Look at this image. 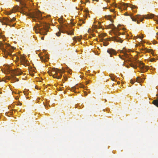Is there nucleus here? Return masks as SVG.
Wrapping results in <instances>:
<instances>
[{"label": "nucleus", "instance_id": "47", "mask_svg": "<svg viewBox=\"0 0 158 158\" xmlns=\"http://www.w3.org/2000/svg\"><path fill=\"white\" fill-rule=\"evenodd\" d=\"M31 76H33L34 75V74L32 73L31 74Z\"/></svg>", "mask_w": 158, "mask_h": 158}, {"label": "nucleus", "instance_id": "14", "mask_svg": "<svg viewBox=\"0 0 158 158\" xmlns=\"http://www.w3.org/2000/svg\"><path fill=\"white\" fill-rule=\"evenodd\" d=\"M114 40H115L116 41L121 43H122L123 41V40L121 39L120 37H115L114 38Z\"/></svg>", "mask_w": 158, "mask_h": 158}, {"label": "nucleus", "instance_id": "6", "mask_svg": "<svg viewBox=\"0 0 158 158\" xmlns=\"http://www.w3.org/2000/svg\"><path fill=\"white\" fill-rule=\"evenodd\" d=\"M14 75H12L11 78L8 77L7 79L8 80H11L12 82H15L16 81H18L19 80L18 79L15 77V76H19L21 75L23 73V72L21 71L19 69H15L13 71Z\"/></svg>", "mask_w": 158, "mask_h": 158}, {"label": "nucleus", "instance_id": "30", "mask_svg": "<svg viewBox=\"0 0 158 158\" xmlns=\"http://www.w3.org/2000/svg\"><path fill=\"white\" fill-rule=\"evenodd\" d=\"M119 57H120V58L122 59H123V60H124V58H123V56H120V55H119Z\"/></svg>", "mask_w": 158, "mask_h": 158}, {"label": "nucleus", "instance_id": "23", "mask_svg": "<svg viewBox=\"0 0 158 158\" xmlns=\"http://www.w3.org/2000/svg\"><path fill=\"white\" fill-rule=\"evenodd\" d=\"M59 21L60 22V23H62V21H63V19L61 18H60L58 19Z\"/></svg>", "mask_w": 158, "mask_h": 158}, {"label": "nucleus", "instance_id": "51", "mask_svg": "<svg viewBox=\"0 0 158 158\" xmlns=\"http://www.w3.org/2000/svg\"><path fill=\"white\" fill-rule=\"evenodd\" d=\"M18 97L15 98V99H18Z\"/></svg>", "mask_w": 158, "mask_h": 158}, {"label": "nucleus", "instance_id": "22", "mask_svg": "<svg viewBox=\"0 0 158 158\" xmlns=\"http://www.w3.org/2000/svg\"><path fill=\"white\" fill-rule=\"evenodd\" d=\"M75 90V87H72L71 88L70 90L72 91H74Z\"/></svg>", "mask_w": 158, "mask_h": 158}, {"label": "nucleus", "instance_id": "38", "mask_svg": "<svg viewBox=\"0 0 158 158\" xmlns=\"http://www.w3.org/2000/svg\"><path fill=\"white\" fill-rule=\"evenodd\" d=\"M76 39V37H74L73 38V40L75 41Z\"/></svg>", "mask_w": 158, "mask_h": 158}, {"label": "nucleus", "instance_id": "58", "mask_svg": "<svg viewBox=\"0 0 158 158\" xmlns=\"http://www.w3.org/2000/svg\"><path fill=\"white\" fill-rule=\"evenodd\" d=\"M98 23L99 24H100V22H98Z\"/></svg>", "mask_w": 158, "mask_h": 158}, {"label": "nucleus", "instance_id": "44", "mask_svg": "<svg viewBox=\"0 0 158 158\" xmlns=\"http://www.w3.org/2000/svg\"><path fill=\"white\" fill-rule=\"evenodd\" d=\"M16 0V1H17V2H20V1H21L20 0Z\"/></svg>", "mask_w": 158, "mask_h": 158}, {"label": "nucleus", "instance_id": "49", "mask_svg": "<svg viewBox=\"0 0 158 158\" xmlns=\"http://www.w3.org/2000/svg\"><path fill=\"white\" fill-rule=\"evenodd\" d=\"M24 94L26 95V94H27V93H26V92H24Z\"/></svg>", "mask_w": 158, "mask_h": 158}, {"label": "nucleus", "instance_id": "8", "mask_svg": "<svg viewBox=\"0 0 158 158\" xmlns=\"http://www.w3.org/2000/svg\"><path fill=\"white\" fill-rule=\"evenodd\" d=\"M16 19L15 17L13 18L12 19H9L7 18H4L2 21H0L2 23V24H6L10 26V24L9 23L10 22L15 21Z\"/></svg>", "mask_w": 158, "mask_h": 158}, {"label": "nucleus", "instance_id": "39", "mask_svg": "<svg viewBox=\"0 0 158 158\" xmlns=\"http://www.w3.org/2000/svg\"><path fill=\"white\" fill-rule=\"evenodd\" d=\"M110 11L112 12H113L114 11V9H111L110 10Z\"/></svg>", "mask_w": 158, "mask_h": 158}, {"label": "nucleus", "instance_id": "26", "mask_svg": "<svg viewBox=\"0 0 158 158\" xmlns=\"http://www.w3.org/2000/svg\"><path fill=\"white\" fill-rule=\"evenodd\" d=\"M79 87L81 88H84V87H85V86H84V85L81 84H80Z\"/></svg>", "mask_w": 158, "mask_h": 158}, {"label": "nucleus", "instance_id": "56", "mask_svg": "<svg viewBox=\"0 0 158 158\" xmlns=\"http://www.w3.org/2000/svg\"><path fill=\"white\" fill-rule=\"evenodd\" d=\"M125 15H127V14H125Z\"/></svg>", "mask_w": 158, "mask_h": 158}, {"label": "nucleus", "instance_id": "28", "mask_svg": "<svg viewBox=\"0 0 158 158\" xmlns=\"http://www.w3.org/2000/svg\"><path fill=\"white\" fill-rule=\"evenodd\" d=\"M131 83L132 84H134V81H133V80H131Z\"/></svg>", "mask_w": 158, "mask_h": 158}, {"label": "nucleus", "instance_id": "18", "mask_svg": "<svg viewBox=\"0 0 158 158\" xmlns=\"http://www.w3.org/2000/svg\"><path fill=\"white\" fill-rule=\"evenodd\" d=\"M14 57H15L17 60L19 61V57L16 54H14Z\"/></svg>", "mask_w": 158, "mask_h": 158}, {"label": "nucleus", "instance_id": "41", "mask_svg": "<svg viewBox=\"0 0 158 158\" xmlns=\"http://www.w3.org/2000/svg\"><path fill=\"white\" fill-rule=\"evenodd\" d=\"M64 78L65 80H66L67 79V78L66 77H64Z\"/></svg>", "mask_w": 158, "mask_h": 158}, {"label": "nucleus", "instance_id": "35", "mask_svg": "<svg viewBox=\"0 0 158 158\" xmlns=\"http://www.w3.org/2000/svg\"><path fill=\"white\" fill-rule=\"evenodd\" d=\"M84 94H85V96L87 95V92H84Z\"/></svg>", "mask_w": 158, "mask_h": 158}, {"label": "nucleus", "instance_id": "4", "mask_svg": "<svg viewBox=\"0 0 158 158\" xmlns=\"http://www.w3.org/2000/svg\"><path fill=\"white\" fill-rule=\"evenodd\" d=\"M59 31L56 33V35L59 36L60 35L61 32L63 33H66L68 35H73V30H71L69 31L67 30V29H69L68 26L65 24H62L61 25L58 27Z\"/></svg>", "mask_w": 158, "mask_h": 158}, {"label": "nucleus", "instance_id": "34", "mask_svg": "<svg viewBox=\"0 0 158 158\" xmlns=\"http://www.w3.org/2000/svg\"><path fill=\"white\" fill-rule=\"evenodd\" d=\"M7 69V71H8V72H10V70H10V69Z\"/></svg>", "mask_w": 158, "mask_h": 158}, {"label": "nucleus", "instance_id": "25", "mask_svg": "<svg viewBox=\"0 0 158 158\" xmlns=\"http://www.w3.org/2000/svg\"><path fill=\"white\" fill-rule=\"evenodd\" d=\"M146 51L147 52H150L151 51V50L150 49H146Z\"/></svg>", "mask_w": 158, "mask_h": 158}, {"label": "nucleus", "instance_id": "27", "mask_svg": "<svg viewBox=\"0 0 158 158\" xmlns=\"http://www.w3.org/2000/svg\"><path fill=\"white\" fill-rule=\"evenodd\" d=\"M108 44V43L106 42L104 43V45L105 46H107Z\"/></svg>", "mask_w": 158, "mask_h": 158}, {"label": "nucleus", "instance_id": "15", "mask_svg": "<svg viewBox=\"0 0 158 158\" xmlns=\"http://www.w3.org/2000/svg\"><path fill=\"white\" fill-rule=\"evenodd\" d=\"M153 104L158 107V99L154 100L152 102Z\"/></svg>", "mask_w": 158, "mask_h": 158}, {"label": "nucleus", "instance_id": "43", "mask_svg": "<svg viewBox=\"0 0 158 158\" xmlns=\"http://www.w3.org/2000/svg\"><path fill=\"white\" fill-rule=\"evenodd\" d=\"M81 22H82V23H85L84 22V21H83V20H81Z\"/></svg>", "mask_w": 158, "mask_h": 158}, {"label": "nucleus", "instance_id": "2", "mask_svg": "<svg viewBox=\"0 0 158 158\" xmlns=\"http://www.w3.org/2000/svg\"><path fill=\"white\" fill-rule=\"evenodd\" d=\"M49 27L45 22L41 23L40 24H37L34 29L37 33H40L41 34L46 35L48 31Z\"/></svg>", "mask_w": 158, "mask_h": 158}, {"label": "nucleus", "instance_id": "32", "mask_svg": "<svg viewBox=\"0 0 158 158\" xmlns=\"http://www.w3.org/2000/svg\"><path fill=\"white\" fill-rule=\"evenodd\" d=\"M108 19H110L111 18V15L108 16Z\"/></svg>", "mask_w": 158, "mask_h": 158}, {"label": "nucleus", "instance_id": "7", "mask_svg": "<svg viewBox=\"0 0 158 158\" xmlns=\"http://www.w3.org/2000/svg\"><path fill=\"white\" fill-rule=\"evenodd\" d=\"M140 15H135L134 17H133L130 15L131 18L132 19V20L133 21H136V19H139L140 21H142L143 20L144 18L146 19H152L153 18L154 16V14H149L146 15V17L145 18L140 17Z\"/></svg>", "mask_w": 158, "mask_h": 158}, {"label": "nucleus", "instance_id": "9", "mask_svg": "<svg viewBox=\"0 0 158 158\" xmlns=\"http://www.w3.org/2000/svg\"><path fill=\"white\" fill-rule=\"evenodd\" d=\"M57 72L55 75H53V77L57 79H59L61 78L62 75V72H64V71L62 72L60 69H57Z\"/></svg>", "mask_w": 158, "mask_h": 158}, {"label": "nucleus", "instance_id": "33", "mask_svg": "<svg viewBox=\"0 0 158 158\" xmlns=\"http://www.w3.org/2000/svg\"><path fill=\"white\" fill-rule=\"evenodd\" d=\"M77 40H78L79 41H80L81 40V39L79 37H77Z\"/></svg>", "mask_w": 158, "mask_h": 158}, {"label": "nucleus", "instance_id": "21", "mask_svg": "<svg viewBox=\"0 0 158 158\" xmlns=\"http://www.w3.org/2000/svg\"><path fill=\"white\" fill-rule=\"evenodd\" d=\"M141 79L139 78V77H137V82H140L141 81Z\"/></svg>", "mask_w": 158, "mask_h": 158}, {"label": "nucleus", "instance_id": "1", "mask_svg": "<svg viewBox=\"0 0 158 158\" xmlns=\"http://www.w3.org/2000/svg\"><path fill=\"white\" fill-rule=\"evenodd\" d=\"M23 7L21 10L20 12L30 18H32L33 20L36 22L37 20H42L43 18L42 17V14L39 11H35L32 12L28 13L26 11L24 8H27L26 5L23 4L22 5Z\"/></svg>", "mask_w": 158, "mask_h": 158}, {"label": "nucleus", "instance_id": "29", "mask_svg": "<svg viewBox=\"0 0 158 158\" xmlns=\"http://www.w3.org/2000/svg\"><path fill=\"white\" fill-rule=\"evenodd\" d=\"M136 21H137V23L138 24L140 22V20H138L137 19H136Z\"/></svg>", "mask_w": 158, "mask_h": 158}, {"label": "nucleus", "instance_id": "53", "mask_svg": "<svg viewBox=\"0 0 158 158\" xmlns=\"http://www.w3.org/2000/svg\"><path fill=\"white\" fill-rule=\"evenodd\" d=\"M89 83V81H88L87 82L86 84H88Z\"/></svg>", "mask_w": 158, "mask_h": 158}, {"label": "nucleus", "instance_id": "48", "mask_svg": "<svg viewBox=\"0 0 158 158\" xmlns=\"http://www.w3.org/2000/svg\"><path fill=\"white\" fill-rule=\"evenodd\" d=\"M85 11L87 13H88V11L86 10H85Z\"/></svg>", "mask_w": 158, "mask_h": 158}, {"label": "nucleus", "instance_id": "50", "mask_svg": "<svg viewBox=\"0 0 158 158\" xmlns=\"http://www.w3.org/2000/svg\"><path fill=\"white\" fill-rule=\"evenodd\" d=\"M79 24L80 25V26H81V23H79Z\"/></svg>", "mask_w": 158, "mask_h": 158}, {"label": "nucleus", "instance_id": "20", "mask_svg": "<svg viewBox=\"0 0 158 158\" xmlns=\"http://www.w3.org/2000/svg\"><path fill=\"white\" fill-rule=\"evenodd\" d=\"M113 76V74H111L110 75V77H111V79L112 81H114V80L115 79V78L114 77H113L112 76Z\"/></svg>", "mask_w": 158, "mask_h": 158}, {"label": "nucleus", "instance_id": "5", "mask_svg": "<svg viewBox=\"0 0 158 158\" xmlns=\"http://www.w3.org/2000/svg\"><path fill=\"white\" fill-rule=\"evenodd\" d=\"M0 47L3 52L10 56H12L11 53L13 52L14 48L10 46V44L4 45L2 43H0Z\"/></svg>", "mask_w": 158, "mask_h": 158}, {"label": "nucleus", "instance_id": "10", "mask_svg": "<svg viewBox=\"0 0 158 158\" xmlns=\"http://www.w3.org/2000/svg\"><path fill=\"white\" fill-rule=\"evenodd\" d=\"M20 62L21 64H23L25 66L27 64V60L25 59L24 56L22 55H20Z\"/></svg>", "mask_w": 158, "mask_h": 158}, {"label": "nucleus", "instance_id": "37", "mask_svg": "<svg viewBox=\"0 0 158 158\" xmlns=\"http://www.w3.org/2000/svg\"><path fill=\"white\" fill-rule=\"evenodd\" d=\"M155 60V59H154V58H152V59H151V61H154V60Z\"/></svg>", "mask_w": 158, "mask_h": 158}, {"label": "nucleus", "instance_id": "55", "mask_svg": "<svg viewBox=\"0 0 158 158\" xmlns=\"http://www.w3.org/2000/svg\"><path fill=\"white\" fill-rule=\"evenodd\" d=\"M157 35H158V32L156 33Z\"/></svg>", "mask_w": 158, "mask_h": 158}, {"label": "nucleus", "instance_id": "31", "mask_svg": "<svg viewBox=\"0 0 158 158\" xmlns=\"http://www.w3.org/2000/svg\"><path fill=\"white\" fill-rule=\"evenodd\" d=\"M11 14V12H8L6 13V14L7 15H10Z\"/></svg>", "mask_w": 158, "mask_h": 158}, {"label": "nucleus", "instance_id": "52", "mask_svg": "<svg viewBox=\"0 0 158 158\" xmlns=\"http://www.w3.org/2000/svg\"><path fill=\"white\" fill-rule=\"evenodd\" d=\"M103 9H106L107 8H106V7H103Z\"/></svg>", "mask_w": 158, "mask_h": 158}, {"label": "nucleus", "instance_id": "24", "mask_svg": "<svg viewBox=\"0 0 158 158\" xmlns=\"http://www.w3.org/2000/svg\"><path fill=\"white\" fill-rule=\"evenodd\" d=\"M124 4V8H126L127 7H128V4L127 3V4Z\"/></svg>", "mask_w": 158, "mask_h": 158}, {"label": "nucleus", "instance_id": "45", "mask_svg": "<svg viewBox=\"0 0 158 158\" xmlns=\"http://www.w3.org/2000/svg\"><path fill=\"white\" fill-rule=\"evenodd\" d=\"M118 35H121V34H120V33H118Z\"/></svg>", "mask_w": 158, "mask_h": 158}, {"label": "nucleus", "instance_id": "16", "mask_svg": "<svg viewBox=\"0 0 158 158\" xmlns=\"http://www.w3.org/2000/svg\"><path fill=\"white\" fill-rule=\"evenodd\" d=\"M121 52L123 53V56L126 58H129V56L126 52H123V50L121 51Z\"/></svg>", "mask_w": 158, "mask_h": 158}, {"label": "nucleus", "instance_id": "19", "mask_svg": "<svg viewBox=\"0 0 158 158\" xmlns=\"http://www.w3.org/2000/svg\"><path fill=\"white\" fill-rule=\"evenodd\" d=\"M135 37L136 38H139L140 40H142L143 39V36L142 35H141L140 36V35H137Z\"/></svg>", "mask_w": 158, "mask_h": 158}, {"label": "nucleus", "instance_id": "46", "mask_svg": "<svg viewBox=\"0 0 158 158\" xmlns=\"http://www.w3.org/2000/svg\"><path fill=\"white\" fill-rule=\"evenodd\" d=\"M93 1H98V0H92Z\"/></svg>", "mask_w": 158, "mask_h": 158}, {"label": "nucleus", "instance_id": "36", "mask_svg": "<svg viewBox=\"0 0 158 158\" xmlns=\"http://www.w3.org/2000/svg\"><path fill=\"white\" fill-rule=\"evenodd\" d=\"M9 12H11V13L14 12V11L12 10H10V11H9Z\"/></svg>", "mask_w": 158, "mask_h": 158}, {"label": "nucleus", "instance_id": "54", "mask_svg": "<svg viewBox=\"0 0 158 158\" xmlns=\"http://www.w3.org/2000/svg\"><path fill=\"white\" fill-rule=\"evenodd\" d=\"M156 22L158 24V20H157Z\"/></svg>", "mask_w": 158, "mask_h": 158}, {"label": "nucleus", "instance_id": "13", "mask_svg": "<svg viewBox=\"0 0 158 158\" xmlns=\"http://www.w3.org/2000/svg\"><path fill=\"white\" fill-rule=\"evenodd\" d=\"M40 59L41 60V61L44 62H47L48 60V58L46 56H40Z\"/></svg>", "mask_w": 158, "mask_h": 158}, {"label": "nucleus", "instance_id": "11", "mask_svg": "<svg viewBox=\"0 0 158 158\" xmlns=\"http://www.w3.org/2000/svg\"><path fill=\"white\" fill-rule=\"evenodd\" d=\"M107 52L110 55L111 57L113 55H115L117 53L112 48L108 49L107 50Z\"/></svg>", "mask_w": 158, "mask_h": 158}, {"label": "nucleus", "instance_id": "3", "mask_svg": "<svg viewBox=\"0 0 158 158\" xmlns=\"http://www.w3.org/2000/svg\"><path fill=\"white\" fill-rule=\"evenodd\" d=\"M130 66L134 69H136L138 66L140 69L141 72L146 71L149 68V67L145 66L142 62L139 60L136 61L135 62V64L131 63Z\"/></svg>", "mask_w": 158, "mask_h": 158}, {"label": "nucleus", "instance_id": "57", "mask_svg": "<svg viewBox=\"0 0 158 158\" xmlns=\"http://www.w3.org/2000/svg\"><path fill=\"white\" fill-rule=\"evenodd\" d=\"M124 33H123V35H124Z\"/></svg>", "mask_w": 158, "mask_h": 158}, {"label": "nucleus", "instance_id": "12", "mask_svg": "<svg viewBox=\"0 0 158 158\" xmlns=\"http://www.w3.org/2000/svg\"><path fill=\"white\" fill-rule=\"evenodd\" d=\"M57 69L53 68L52 69L51 72L48 71V73L50 76H52L53 77V75H55V73H56V72H57Z\"/></svg>", "mask_w": 158, "mask_h": 158}, {"label": "nucleus", "instance_id": "40", "mask_svg": "<svg viewBox=\"0 0 158 158\" xmlns=\"http://www.w3.org/2000/svg\"><path fill=\"white\" fill-rule=\"evenodd\" d=\"M18 105L21 106L22 105V103L19 102L18 104Z\"/></svg>", "mask_w": 158, "mask_h": 158}, {"label": "nucleus", "instance_id": "42", "mask_svg": "<svg viewBox=\"0 0 158 158\" xmlns=\"http://www.w3.org/2000/svg\"><path fill=\"white\" fill-rule=\"evenodd\" d=\"M44 36H43L41 38V39L42 40H44Z\"/></svg>", "mask_w": 158, "mask_h": 158}, {"label": "nucleus", "instance_id": "17", "mask_svg": "<svg viewBox=\"0 0 158 158\" xmlns=\"http://www.w3.org/2000/svg\"><path fill=\"white\" fill-rule=\"evenodd\" d=\"M19 7L18 6H17L16 7H14L12 9L14 12L17 11L19 9Z\"/></svg>", "mask_w": 158, "mask_h": 158}]
</instances>
